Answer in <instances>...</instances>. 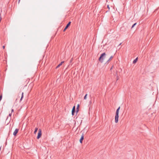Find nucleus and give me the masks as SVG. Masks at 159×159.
<instances>
[{"label":"nucleus","mask_w":159,"mask_h":159,"mask_svg":"<svg viewBox=\"0 0 159 159\" xmlns=\"http://www.w3.org/2000/svg\"><path fill=\"white\" fill-rule=\"evenodd\" d=\"M106 54L105 52L102 54L99 58L98 60L101 63L103 62L104 58L105 57Z\"/></svg>","instance_id":"obj_1"},{"label":"nucleus","mask_w":159,"mask_h":159,"mask_svg":"<svg viewBox=\"0 0 159 159\" xmlns=\"http://www.w3.org/2000/svg\"><path fill=\"white\" fill-rule=\"evenodd\" d=\"M42 135V131L41 129H39L38 133V136H37V139H39L40 138Z\"/></svg>","instance_id":"obj_2"},{"label":"nucleus","mask_w":159,"mask_h":159,"mask_svg":"<svg viewBox=\"0 0 159 159\" xmlns=\"http://www.w3.org/2000/svg\"><path fill=\"white\" fill-rule=\"evenodd\" d=\"M119 113H116L115 116V122L117 123L118 121Z\"/></svg>","instance_id":"obj_3"},{"label":"nucleus","mask_w":159,"mask_h":159,"mask_svg":"<svg viewBox=\"0 0 159 159\" xmlns=\"http://www.w3.org/2000/svg\"><path fill=\"white\" fill-rule=\"evenodd\" d=\"M71 23V22H69L67 24L66 26L65 27V28L63 30V32H65L66 30L68 28V27L70 25Z\"/></svg>","instance_id":"obj_4"},{"label":"nucleus","mask_w":159,"mask_h":159,"mask_svg":"<svg viewBox=\"0 0 159 159\" xmlns=\"http://www.w3.org/2000/svg\"><path fill=\"white\" fill-rule=\"evenodd\" d=\"M75 106H74L72 109V116H74L75 114Z\"/></svg>","instance_id":"obj_5"},{"label":"nucleus","mask_w":159,"mask_h":159,"mask_svg":"<svg viewBox=\"0 0 159 159\" xmlns=\"http://www.w3.org/2000/svg\"><path fill=\"white\" fill-rule=\"evenodd\" d=\"M19 129H16L13 132V134L14 136L16 135L17 134L19 131Z\"/></svg>","instance_id":"obj_6"},{"label":"nucleus","mask_w":159,"mask_h":159,"mask_svg":"<svg viewBox=\"0 0 159 159\" xmlns=\"http://www.w3.org/2000/svg\"><path fill=\"white\" fill-rule=\"evenodd\" d=\"M84 134H83L81 137L80 140V143H82V141H83V140H84Z\"/></svg>","instance_id":"obj_7"},{"label":"nucleus","mask_w":159,"mask_h":159,"mask_svg":"<svg viewBox=\"0 0 159 159\" xmlns=\"http://www.w3.org/2000/svg\"><path fill=\"white\" fill-rule=\"evenodd\" d=\"M113 56H112L111 57H110L109 59L107 61L106 63H109V62L113 58Z\"/></svg>","instance_id":"obj_8"},{"label":"nucleus","mask_w":159,"mask_h":159,"mask_svg":"<svg viewBox=\"0 0 159 159\" xmlns=\"http://www.w3.org/2000/svg\"><path fill=\"white\" fill-rule=\"evenodd\" d=\"M64 61H62L56 67V69H57L59 68L60 66H61L62 64L64 63Z\"/></svg>","instance_id":"obj_9"},{"label":"nucleus","mask_w":159,"mask_h":159,"mask_svg":"<svg viewBox=\"0 0 159 159\" xmlns=\"http://www.w3.org/2000/svg\"><path fill=\"white\" fill-rule=\"evenodd\" d=\"M79 104H78L77 105V107L76 108V114H77V113H78V111H79Z\"/></svg>","instance_id":"obj_10"},{"label":"nucleus","mask_w":159,"mask_h":159,"mask_svg":"<svg viewBox=\"0 0 159 159\" xmlns=\"http://www.w3.org/2000/svg\"><path fill=\"white\" fill-rule=\"evenodd\" d=\"M138 58L137 57L135 59H134L133 61V63L135 64V63L137 61H138Z\"/></svg>","instance_id":"obj_11"},{"label":"nucleus","mask_w":159,"mask_h":159,"mask_svg":"<svg viewBox=\"0 0 159 159\" xmlns=\"http://www.w3.org/2000/svg\"><path fill=\"white\" fill-rule=\"evenodd\" d=\"M23 96H24V93L23 92H22L21 94V98L20 100V102H21V101L22 99L23 98Z\"/></svg>","instance_id":"obj_12"},{"label":"nucleus","mask_w":159,"mask_h":159,"mask_svg":"<svg viewBox=\"0 0 159 159\" xmlns=\"http://www.w3.org/2000/svg\"><path fill=\"white\" fill-rule=\"evenodd\" d=\"M120 107H119L117 109L116 111V113H119V110H120Z\"/></svg>","instance_id":"obj_13"},{"label":"nucleus","mask_w":159,"mask_h":159,"mask_svg":"<svg viewBox=\"0 0 159 159\" xmlns=\"http://www.w3.org/2000/svg\"><path fill=\"white\" fill-rule=\"evenodd\" d=\"M38 130V128H35V130L34 131V133L35 134L37 132V130Z\"/></svg>","instance_id":"obj_14"},{"label":"nucleus","mask_w":159,"mask_h":159,"mask_svg":"<svg viewBox=\"0 0 159 159\" xmlns=\"http://www.w3.org/2000/svg\"><path fill=\"white\" fill-rule=\"evenodd\" d=\"M11 113H10L9 114V116H8L7 117V119L9 117H10V119H11Z\"/></svg>","instance_id":"obj_15"},{"label":"nucleus","mask_w":159,"mask_h":159,"mask_svg":"<svg viewBox=\"0 0 159 159\" xmlns=\"http://www.w3.org/2000/svg\"><path fill=\"white\" fill-rule=\"evenodd\" d=\"M136 24V23H135L131 27V28H133L134 26Z\"/></svg>","instance_id":"obj_16"},{"label":"nucleus","mask_w":159,"mask_h":159,"mask_svg":"<svg viewBox=\"0 0 159 159\" xmlns=\"http://www.w3.org/2000/svg\"><path fill=\"white\" fill-rule=\"evenodd\" d=\"M87 94H86L84 96V99H86V98H87Z\"/></svg>","instance_id":"obj_17"},{"label":"nucleus","mask_w":159,"mask_h":159,"mask_svg":"<svg viewBox=\"0 0 159 159\" xmlns=\"http://www.w3.org/2000/svg\"><path fill=\"white\" fill-rule=\"evenodd\" d=\"M2 95H0V101H1L2 99Z\"/></svg>","instance_id":"obj_18"},{"label":"nucleus","mask_w":159,"mask_h":159,"mask_svg":"<svg viewBox=\"0 0 159 159\" xmlns=\"http://www.w3.org/2000/svg\"><path fill=\"white\" fill-rule=\"evenodd\" d=\"M107 8L109 9L110 8H109V5H107Z\"/></svg>","instance_id":"obj_19"},{"label":"nucleus","mask_w":159,"mask_h":159,"mask_svg":"<svg viewBox=\"0 0 159 159\" xmlns=\"http://www.w3.org/2000/svg\"><path fill=\"white\" fill-rule=\"evenodd\" d=\"M14 112V110L13 109H12L11 110V112Z\"/></svg>","instance_id":"obj_20"},{"label":"nucleus","mask_w":159,"mask_h":159,"mask_svg":"<svg viewBox=\"0 0 159 159\" xmlns=\"http://www.w3.org/2000/svg\"><path fill=\"white\" fill-rule=\"evenodd\" d=\"M5 48V46H2V48H3V49H4Z\"/></svg>","instance_id":"obj_21"},{"label":"nucleus","mask_w":159,"mask_h":159,"mask_svg":"<svg viewBox=\"0 0 159 159\" xmlns=\"http://www.w3.org/2000/svg\"><path fill=\"white\" fill-rule=\"evenodd\" d=\"M119 77L118 76H117V80H119Z\"/></svg>","instance_id":"obj_22"},{"label":"nucleus","mask_w":159,"mask_h":159,"mask_svg":"<svg viewBox=\"0 0 159 159\" xmlns=\"http://www.w3.org/2000/svg\"><path fill=\"white\" fill-rule=\"evenodd\" d=\"M113 66L111 67L110 68V70H111L112 69Z\"/></svg>","instance_id":"obj_23"},{"label":"nucleus","mask_w":159,"mask_h":159,"mask_svg":"<svg viewBox=\"0 0 159 159\" xmlns=\"http://www.w3.org/2000/svg\"><path fill=\"white\" fill-rule=\"evenodd\" d=\"M20 0H18V2H19V3L20 2Z\"/></svg>","instance_id":"obj_24"},{"label":"nucleus","mask_w":159,"mask_h":159,"mask_svg":"<svg viewBox=\"0 0 159 159\" xmlns=\"http://www.w3.org/2000/svg\"><path fill=\"white\" fill-rule=\"evenodd\" d=\"M121 43H120V44H119V45H120L121 44Z\"/></svg>","instance_id":"obj_25"}]
</instances>
